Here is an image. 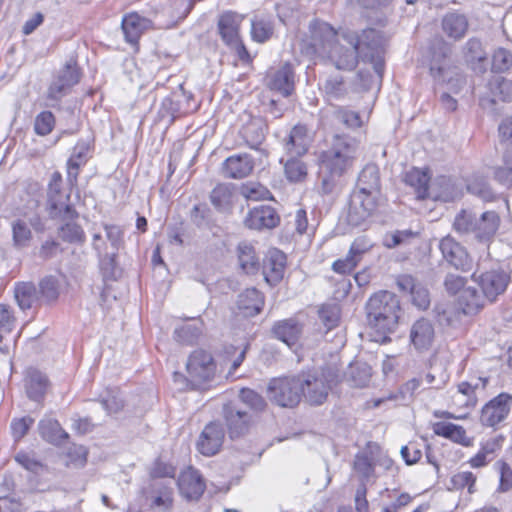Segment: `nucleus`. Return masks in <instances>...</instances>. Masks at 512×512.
Here are the masks:
<instances>
[{
	"instance_id": "nucleus-1",
	"label": "nucleus",
	"mask_w": 512,
	"mask_h": 512,
	"mask_svg": "<svg viewBox=\"0 0 512 512\" xmlns=\"http://www.w3.org/2000/svg\"><path fill=\"white\" fill-rule=\"evenodd\" d=\"M301 52L310 58H327L339 70H353L357 65L355 51L339 43L334 28L320 20L310 22L308 34L301 41Z\"/></svg>"
},
{
	"instance_id": "nucleus-2",
	"label": "nucleus",
	"mask_w": 512,
	"mask_h": 512,
	"mask_svg": "<svg viewBox=\"0 0 512 512\" xmlns=\"http://www.w3.org/2000/svg\"><path fill=\"white\" fill-rule=\"evenodd\" d=\"M359 141L346 134H335L330 146L321 151L318 157L319 165L323 171L320 191L329 195L338 187V180L344 176L357 159Z\"/></svg>"
},
{
	"instance_id": "nucleus-3",
	"label": "nucleus",
	"mask_w": 512,
	"mask_h": 512,
	"mask_svg": "<svg viewBox=\"0 0 512 512\" xmlns=\"http://www.w3.org/2000/svg\"><path fill=\"white\" fill-rule=\"evenodd\" d=\"M401 312L398 296L387 290L374 293L366 303L368 325L383 335L396 330Z\"/></svg>"
},
{
	"instance_id": "nucleus-4",
	"label": "nucleus",
	"mask_w": 512,
	"mask_h": 512,
	"mask_svg": "<svg viewBox=\"0 0 512 512\" xmlns=\"http://www.w3.org/2000/svg\"><path fill=\"white\" fill-rule=\"evenodd\" d=\"M343 39L355 51V58L358 61L360 57L364 62L372 64L374 72L379 81L382 80L385 62H384V38L380 31L369 28L362 31L360 35L344 34Z\"/></svg>"
},
{
	"instance_id": "nucleus-5",
	"label": "nucleus",
	"mask_w": 512,
	"mask_h": 512,
	"mask_svg": "<svg viewBox=\"0 0 512 512\" xmlns=\"http://www.w3.org/2000/svg\"><path fill=\"white\" fill-rule=\"evenodd\" d=\"M500 216L495 211H486L479 217L462 210L453 222V228L461 235H472L480 242H490L500 226Z\"/></svg>"
},
{
	"instance_id": "nucleus-6",
	"label": "nucleus",
	"mask_w": 512,
	"mask_h": 512,
	"mask_svg": "<svg viewBox=\"0 0 512 512\" xmlns=\"http://www.w3.org/2000/svg\"><path fill=\"white\" fill-rule=\"evenodd\" d=\"M451 53V46L447 42L436 39L430 47V74L435 80L448 83L452 81L453 76H456V82L460 86L464 80L458 68L451 63Z\"/></svg>"
},
{
	"instance_id": "nucleus-7",
	"label": "nucleus",
	"mask_w": 512,
	"mask_h": 512,
	"mask_svg": "<svg viewBox=\"0 0 512 512\" xmlns=\"http://www.w3.org/2000/svg\"><path fill=\"white\" fill-rule=\"evenodd\" d=\"M267 395L270 401L278 406L286 408L297 406L302 399L299 373L271 379L267 387Z\"/></svg>"
},
{
	"instance_id": "nucleus-8",
	"label": "nucleus",
	"mask_w": 512,
	"mask_h": 512,
	"mask_svg": "<svg viewBox=\"0 0 512 512\" xmlns=\"http://www.w3.org/2000/svg\"><path fill=\"white\" fill-rule=\"evenodd\" d=\"M47 210L52 219L73 220L78 217L70 203V193L62 191V176L57 171L51 175L48 183Z\"/></svg>"
},
{
	"instance_id": "nucleus-9",
	"label": "nucleus",
	"mask_w": 512,
	"mask_h": 512,
	"mask_svg": "<svg viewBox=\"0 0 512 512\" xmlns=\"http://www.w3.org/2000/svg\"><path fill=\"white\" fill-rule=\"evenodd\" d=\"M380 193L355 190L350 198L347 221L351 226H360L378 206Z\"/></svg>"
},
{
	"instance_id": "nucleus-10",
	"label": "nucleus",
	"mask_w": 512,
	"mask_h": 512,
	"mask_svg": "<svg viewBox=\"0 0 512 512\" xmlns=\"http://www.w3.org/2000/svg\"><path fill=\"white\" fill-rule=\"evenodd\" d=\"M302 397L313 406L322 405L331 389L326 377L316 371H302L299 373Z\"/></svg>"
},
{
	"instance_id": "nucleus-11",
	"label": "nucleus",
	"mask_w": 512,
	"mask_h": 512,
	"mask_svg": "<svg viewBox=\"0 0 512 512\" xmlns=\"http://www.w3.org/2000/svg\"><path fill=\"white\" fill-rule=\"evenodd\" d=\"M472 279L479 285L483 295L489 302L496 301L503 294L510 282V276L501 269H491L486 272L475 271Z\"/></svg>"
},
{
	"instance_id": "nucleus-12",
	"label": "nucleus",
	"mask_w": 512,
	"mask_h": 512,
	"mask_svg": "<svg viewBox=\"0 0 512 512\" xmlns=\"http://www.w3.org/2000/svg\"><path fill=\"white\" fill-rule=\"evenodd\" d=\"M80 78L81 71L76 60L70 59L50 84L47 98L52 101H59L68 93L71 87L79 83Z\"/></svg>"
},
{
	"instance_id": "nucleus-13",
	"label": "nucleus",
	"mask_w": 512,
	"mask_h": 512,
	"mask_svg": "<svg viewBox=\"0 0 512 512\" xmlns=\"http://www.w3.org/2000/svg\"><path fill=\"white\" fill-rule=\"evenodd\" d=\"M222 416L231 439L245 436L254 422L252 413L241 409L234 403L223 405Z\"/></svg>"
},
{
	"instance_id": "nucleus-14",
	"label": "nucleus",
	"mask_w": 512,
	"mask_h": 512,
	"mask_svg": "<svg viewBox=\"0 0 512 512\" xmlns=\"http://www.w3.org/2000/svg\"><path fill=\"white\" fill-rule=\"evenodd\" d=\"M363 124L360 115L343 106H333L321 113L320 125L324 130H338L341 126L348 129L361 127Z\"/></svg>"
},
{
	"instance_id": "nucleus-15",
	"label": "nucleus",
	"mask_w": 512,
	"mask_h": 512,
	"mask_svg": "<svg viewBox=\"0 0 512 512\" xmlns=\"http://www.w3.org/2000/svg\"><path fill=\"white\" fill-rule=\"evenodd\" d=\"M373 247L374 242L367 235L358 236L352 242L347 255L342 259L336 260L332 265V269L340 274L352 272Z\"/></svg>"
},
{
	"instance_id": "nucleus-16",
	"label": "nucleus",
	"mask_w": 512,
	"mask_h": 512,
	"mask_svg": "<svg viewBox=\"0 0 512 512\" xmlns=\"http://www.w3.org/2000/svg\"><path fill=\"white\" fill-rule=\"evenodd\" d=\"M166 25L157 21V14L154 19L140 15L137 12L126 14L121 22V27L127 42L136 44L141 35L151 28H164Z\"/></svg>"
},
{
	"instance_id": "nucleus-17",
	"label": "nucleus",
	"mask_w": 512,
	"mask_h": 512,
	"mask_svg": "<svg viewBox=\"0 0 512 512\" xmlns=\"http://www.w3.org/2000/svg\"><path fill=\"white\" fill-rule=\"evenodd\" d=\"M187 372L196 384L209 381L215 374V363L210 353L204 350L194 351L187 362Z\"/></svg>"
},
{
	"instance_id": "nucleus-18",
	"label": "nucleus",
	"mask_w": 512,
	"mask_h": 512,
	"mask_svg": "<svg viewBox=\"0 0 512 512\" xmlns=\"http://www.w3.org/2000/svg\"><path fill=\"white\" fill-rule=\"evenodd\" d=\"M512 405V395L501 393L487 403L481 411L480 420L485 426L494 427L506 419Z\"/></svg>"
},
{
	"instance_id": "nucleus-19",
	"label": "nucleus",
	"mask_w": 512,
	"mask_h": 512,
	"mask_svg": "<svg viewBox=\"0 0 512 512\" xmlns=\"http://www.w3.org/2000/svg\"><path fill=\"white\" fill-rule=\"evenodd\" d=\"M225 430L218 421H211L202 430L198 441L197 450L204 456L217 454L224 442Z\"/></svg>"
},
{
	"instance_id": "nucleus-20",
	"label": "nucleus",
	"mask_w": 512,
	"mask_h": 512,
	"mask_svg": "<svg viewBox=\"0 0 512 512\" xmlns=\"http://www.w3.org/2000/svg\"><path fill=\"white\" fill-rule=\"evenodd\" d=\"M443 258L453 267L463 272L472 269V259L466 249L451 236H446L439 243Z\"/></svg>"
},
{
	"instance_id": "nucleus-21",
	"label": "nucleus",
	"mask_w": 512,
	"mask_h": 512,
	"mask_svg": "<svg viewBox=\"0 0 512 512\" xmlns=\"http://www.w3.org/2000/svg\"><path fill=\"white\" fill-rule=\"evenodd\" d=\"M280 216L270 205H259L250 209L244 218V225L252 230L273 229L278 226Z\"/></svg>"
},
{
	"instance_id": "nucleus-22",
	"label": "nucleus",
	"mask_w": 512,
	"mask_h": 512,
	"mask_svg": "<svg viewBox=\"0 0 512 512\" xmlns=\"http://www.w3.org/2000/svg\"><path fill=\"white\" fill-rule=\"evenodd\" d=\"M311 143L312 137L309 130L307 126L302 124L295 125L282 142L286 156L305 155Z\"/></svg>"
},
{
	"instance_id": "nucleus-23",
	"label": "nucleus",
	"mask_w": 512,
	"mask_h": 512,
	"mask_svg": "<svg viewBox=\"0 0 512 512\" xmlns=\"http://www.w3.org/2000/svg\"><path fill=\"white\" fill-rule=\"evenodd\" d=\"M396 285L399 291L408 293L412 303L419 309H426L430 304L429 291L413 276L402 274L396 278Z\"/></svg>"
},
{
	"instance_id": "nucleus-24",
	"label": "nucleus",
	"mask_w": 512,
	"mask_h": 512,
	"mask_svg": "<svg viewBox=\"0 0 512 512\" xmlns=\"http://www.w3.org/2000/svg\"><path fill=\"white\" fill-rule=\"evenodd\" d=\"M303 328L304 325L297 318L291 317L276 321L271 328V334L275 339L292 347L300 341Z\"/></svg>"
},
{
	"instance_id": "nucleus-25",
	"label": "nucleus",
	"mask_w": 512,
	"mask_h": 512,
	"mask_svg": "<svg viewBox=\"0 0 512 512\" xmlns=\"http://www.w3.org/2000/svg\"><path fill=\"white\" fill-rule=\"evenodd\" d=\"M286 255L279 249H270L263 260L262 273L267 283L277 285L284 276Z\"/></svg>"
},
{
	"instance_id": "nucleus-26",
	"label": "nucleus",
	"mask_w": 512,
	"mask_h": 512,
	"mask_svg": "<svg viewBox=\"0 0 512 512\" xmlns=\"http://www.w3.org/2000/svg\"><path fill=\"white\" fill-rule=\"evenodd\" d=\"M267 79L268 87L279 92L284 97H288L294 92L295 72L292 64L288 62L271 72Z\"/></svg>"
},
{
	"instance_id": "nucleus-27",
	"label": "nucleus",
	"mask_w": 512,
	"mask_h": 512,
	"mask_svg": "<svg viewBox=\"0 0 512 512\" xmlns=\"http://www.w3.org/2000/svg\"><path fill=\"white\" fill-rule=\"evenodd\" d=\"M177 483L180 493L189 500L199 499L205 491L204 480L199 471L193 467L184 470Z\"/></svg>"
},
{
	"instance_id": "nucleus-28",
	"label": "nucleus",
	"mask_w": 512,
	"mask_h": 512,
	"mask_svg": "<svg viewBox=\"0 0 512 512\" xmlns=\"http://www.w3.org/2000/svg\"><path fill=\"white\" fill-rule=\"evenodd\" d=\"M254 169V160L249 154H237L228 157L222 164L224 177L242 179L251 174Z\"/></svg>"
},
{
	"instance_id": "nucleus-29",
	"label": "nucleus",
	"mask_w": 512,
	"mask_h": 512,
	"mask_svg": "<svg viewBox=\"0 0 512 512\" xmlns=\"http://www.w3.org/2000/svg\"><path fill=\"white\" fill-rule=\"evenodd\" d=\"M173 488L162 481H152L148 490L151 508L158 512L171 511L174 504Z\"/></svg>"
},
{
	"instance_id": "nucleus-30",
	"label": "nucleus",
	"mask_w": 512,
	"mask_h": 512,
	"mask_svg": "<svg viewBox=\"0 0 512 512\" xmlns=\"http://www.w3.org/2000/svg\"><path fill=\"white\" fill-rule=\"evenodd\" d=\"M14 298L23 311L37 308L42 304L37 286L30 281L15 283Z\"/></svg>"
},
{
	"instance_id": "nucleus-31",
	"label": "nucleus",
	"mask_w": 512,
	"mask_h": 512,
	"mask_svg": "<svg viewBox=\"0 0 512 512\" xmlns=\"http://www.w3.org/2000/svg\"><path fill=\"white\" fill-rule=\"evenodd\" d=\"M90 150L91 144L88 140L80 139L74 146L67 161V179L71 184L77 181L79 169L87 162Z\"/></svg>"
},
{
	"instance_id": "nucleus-32",
	"label": "nucleus",
	"mask_w": 512,
	"mask_h": 512,
	"mask_svg": "<svg viewBox=\"0 0 512 512\" xmlns=\"http://www.w3.org/2000/svg\"><path fill=\"white\" fill-rule=\"evenodd\" d=\"M264 306V296L256 288H248L239 294L237 307L244 317L258 315Z\"/></svg>"
},
{
	"instance_id": "nucleus-33",
	"label": "nucleus",
	"mask_w": 512,
	"mask_h": 512,
	"mask_svg": "<svg viewBox=\"0 0 512 512\" xmlns=\"http://www.w3.org/2000/svg\"><path fill=\"white\" fill-rule=\"evenodd\" d=\"M403 180L406 185L414 189L417 199L428 198L431 187L428 169L413 167L405 173Z\"/></svg>"
},
{
	"instance_id": "nucleus-34",
	"label": "nucleus",
	"mask_w": 512,
	"mask_h": 512,
	"mask_svg": "<svg viewBox=\"0 0 512 512\" xmlns=\"http://www.w3.org/2000/svg\"><path fill=\"white\" fill-rule=\"evenodd\" d=\"M441 26L447 37L457 41L465 36L469 24L464 14L449 12L442 18Z\"/></svg>"
},
{
	"instance_id": "nucleus-35",
	"label": "nucleus",
	"mask_w": 512,
	"mask_h": 512,
	"mask_svg": "<svg viewBox=\"0 0 512 512\" xmlns=\"http://www.w3.org/2000/svg\"><path fill=\"white\" fill-rule=\"evenodd\" d=\"M410 338L417 349H428L434 339V327L431 321L425 318L417 320L411 328Z\"/></svg>"
},
{
	"instance_id": "nucleus-36",
	"label": "nucleus",
	"mask_w": 512,
	"mask_h": 512,
	"mask_svg": "<svg viewBox=\"0 0 512 512\" xmlns=\"http://www.w3.org/2000/svg\"><path fill=\"white\" fill-rule=\"evenodd\" d=\"M38 431L45 441L54 445H60L69 438V434L60 423L51 417H44L39 421Z\"/></svg>"
},
{
	"instance_id": "nucleus-37",
	"label": "nucleus",
	"mask_w": 512,
	"mask_h": 512,
	"mask_svg": "<svg viewBox=\"0 0 512 512\" xmlns=\"http://www.w3.org/2000/svg\"><path fill=\"white\" fill-rule=\"evenodd\" d=\"M240 18L233 12L223 13L218 20V30L222 40L227 44H235L239 39Z\"/></svg>"
},
{
	"instance_id": "nucleus-38",
	"label": "nucleus",
	"mask_w": 512,
	"mask_h": 512,
	"mask_svg": "<svg viewBox=\"0 0 512 512\" xmlns=\"http://www.w3.org/2000/svg\"><path fill=\"white\" fill-rule=\"evenodd\" d=\"M357 189L372 193L381 192L380 169L374 163H369L360 171Z\"/></svg>"
},
{
	"instance_id": "nucleus-39",
	"label": "nucleus",
	"mask_w": 512,
	"mask_h": 512,
	"mask_svg": "<svg viewBox=\"0 0 512 512\" xmlns=\"http://www.w3.org/2000/svg\"><path fill=\"white\" fill-rule=\"evenodd\" d=\"M486 297L475 288L467 287L462 290L458 304L465 315H473L479 312L484 306Z\"/></svg>"
},
{
	"instance_id": "nucleus-40",
	"label": "nucleus",
	"mask_w": 512,
	"mask_h": 512,
	"mask_svg": "<svg viewBox=\"0 0 512 512\" xmlns=\"http://www.w3.org/2000/svg\"><path fill=\"white\" fill-rule=\"evenodd\" d=\"M302 156H287L280 159V163L284 165V174L289 182L298 183L306 179L308 169L305 162L301 160Z\"/></svg>"
},
{
	"instance_id": "nucleus-41",
	"label": "nucleus",
	"mask_w": 512,
	"mask_h": 512,
	"mask_svg": "<svg viewBox=\"0 0 512 512\" xmlns=\"http://www.w3.org/2000/svg\"><path fill=\"white\" fill-rule=\"evenodd\" d=\"M467 191L484 202H492L497 199L496 193L491 188L487 177L474 174L467 182Z\"/></svg>"
},
{
	"instance_id": "nucleus-42",
	"label": "nucleus",
	"mask_w": 512,
	"mask_h": 512,
	"mask_svg": "<svg viewBox=\"0 0 512 512\" xmlns=\"http://www.w3.org/2000/svg\"><path fill=\"white\" fill-rule=\"evenodd\" d=\"M49 385L46 375L38 370H31L27 377L26 391L28 397L33 401H41Z\"/></svg>"
},
{
	"instance_id": "nucleus-43",
	"label": "nucleus",
	"mask_w": 512,
	"mask_h": 512,
	"mask_svg": "<svg viewBox=\"0 0 512 512\" xmlns=\"http://www.w3.org/2000/svg\"><path fill=\"white\" fill-rule=\"evenodd\" d=\"M455 187L450 178L440 176L431 184L428 198L450 202L455 198Z\"/></svg>"
},
{
	"instance_id": "nucleus-44",
	"label": "nucleus",
	"mask_w": 512,
	"mask_h": 512,
	"mask_svg": "<svg viewBox=\"0 0 512 512\" xmlns=\"http://www.w3.org/2000/svg\"><path fill=\"white\" fill-rule=\"evenodd\" d=\"M210 201L216 210L224 212L232 205L233 187L231 184L220 183L210 192Z\"/></svg>"
},
{
	"instance_id": "nucleus-45",
	"label": "nucleus",
	"mask_w": 512,
	"mask_h": 512,
	"mask_svg": "<svg viewBox=\"0 0 512 512\" xmlns=\"http://www.w3.org/2000/svg\"><path fill=\"white\" fill-rule=\"evenodd\" d=\"M238 261L241 269L246 274H255L259 269V259L253 246L240 243L237 247Z\"/></svg>"
},
{
	"instance_id": "nucleus-46",
	"label": "nucleus",
	"mask_w": 512,
	"mask_h": 512,
	"mask_svg": "<svg viewBox=\"0 0 512 512\" xmlns=\"http://www.w3.org/2000/svg\"><path fill=\"white\" fill-rule=\"evenodd\" d=\"M99 401L108 415L119 413L125 406L122 393L118 388H108L100 395Z\"/></svg>"
},
{
	"instance_id": "nucleus-47",
	"label": "nucleus",
	"mask_w": 512,
	"mask_h": 512,
	"mask_svg": "<svg viewBox=\"0 0 512 512\" xmlns=\"http://www.w3.org/2000/svg\"><path fill=\"white\" fill-rule=\"evenodd\" d=\"M433 432L454 442L464 444L466 431L460 426L450 422H436L433 424Z\"/></svg>"
},
{
	"instance_id": "nucleus-48",
	"label": "nucleus",
	"mask_w": 512,
	"mask_h": 512,
	"mask_svg": "<svg viewBox=\"0 0 512 512\" xmlns=\"http://www.w3.org/2000/svg\"><path fill=\"white\" fill-rule=\"evenodd\" d=\"M14 460L22 468L35 475H41L47 471V465L39 460L34 452L19 451L15 454Z\"/></svg>"
},
{
	"instance_id": "nucleus-49",
	"label": "nucleus",
	"mask_w": 512,
	"mask_h": 512,
	"mask_svg": "<svg viewBox=\"0 0 512 512\" xmlns=\"http://www.w3.org/2000/svg\"><path fill=\"white\" fill-rule=\"evenodd\" d=\"M274 32L273 21L270 18L255 17L251 21L252 39L259 43L269 40Z\"/></svg>"
},
{
	"instance_id": "nucleus-50",
	"label": "nucleus",
	"mask_w": 512,
	"mask_h": 512,
	"mask_svg": "<svg viewBox=\"0 0 512 512\" xmlns=\"http://www.w3.org/2000/svg\"><path fill=\"white\" fill-rule=\"evenodd\" d=\"M37 288L42 304L55 302L59 297V281L52 275L41 279Z\"/></svg>"
},
{
	"instance_id": "nucleus-51",
	"label": "nucleus",
	"mask_w": 512,
	"mask_h": 512,
	"mask_svg": "<svg viewBox=\"0 0 512 512\" xmlns=\"http://www.w3.org/2000/svg\"><path fill=\"white\" fill-rule=\"evenodd\" d=\"M318 316L327 333L339 325L341 308L338 304L334 303L323 304L318 310Z\"/></svg>"
},
{
	"instance_id": "nucleus-52",
	"label": "nucleus",
	"mask_w": 512,
	"mask_h": 512,
	"mask_svg": "<svg viewBox=\"0 0 512 512\" xmlns=\"http://www.w3.org/2000/svg\"><path fill=\"white\" fill-rule=\"evenodd\" d=\"M493 177L499 184L512 188V149L503 154V165L493 168Z\"/></svg>"
},
{
	"instance_id": "nucleus-53",
	"label": "nucleus",
	"mask_w": 512,
	"mask_h": 512,
	"mask_svg": "<svg viewBox=\"0 0 512 512\" xmlns=\"http://www.w3.org/2000/svg\"><path fill=\"white\" fill-rule=\"evenodd\" d=\"M59 237L71 244H83L85 242V232L76 222L68 221L59 228Z\"/></svg>"
},
{
	"instance_id": "nucleus-54",
	"label": "nucleus",
	"mask_w": 512,
	"mask_h": 512,
	"mask_svg": "<svg viewBox=\"0 0 512 512\" xmlns=\"http://www.w3.org/2000/svg\"><path fill=\"white\" fill-rule=\"evenodd\" d=\"M325 94L330 99H342L347 94V88L341 75L329 76L322 84Z\"/></svg>"
},
{
	"instance_id": "nucleus-55",
	"label": "nucleus",
	"mask_w": 512,
	"mask_h": 512,
	"mask_svg": "<svg viewBox=\"0 0 512 512\" xmlns=\"http://www.w3.org/2000/svg\"><path fill=\"white\" fill-rule=\"evenodd\" d=\"M239 399L254 413L263 412L267 407V402L264 397L250 388H242L239 392Z\"/></svg>"
},
{
	"instance_id": "nucleus-56",
	"label": "nucleus",
	"mask_w": 512,
	"mask_h": 512,
	"mask_svg": "<svg viewBox=\"0 0 512 512\" xmlns=\"http://www.w3.org/2000/svg\"><path fill=\"white\" fill-rule=\"evenodd\" d=\"M466 61L474 68L475 64H481L486 60V54L483 50L482 43L479 39H469L464 48Z\"/></svg>"
},
{
	"instance_id": "nucleus-57",
	"label": "nucleus",
	"mask_w": 512,
	"mask_h": 512,
	"mask_svg": "<svg viewBox=\"0 0 512 512\" xmlns=\"http://www.w3.org/2000/svg\"><path fill=\"white\" fill-rule=\"evenodd\" d=\"M201 326L198 324H185L174 331V338L176 341L183 344H192L201 335Z\"/></svg>"
},
{
	"instance_id": "nucleus-58",
	"label": "nucleus",
	"mask_w": 512,
	"mask_h": 512,
	"mask_svg": "<svg viewBox=\"0 0 512 512\" xmlns=\"http://www.w3.org/2000/svg\"><path fill=\"white\" fill-rule=\"evenodd\" d=\"M241 194L252 201L272 199V194L268 188L260 183H247L242 186Z\"/></svg>"
},
{
	"instance_id": "nucleus-59",
	"label": "nucleus",
	"mask_w": 512,
	"mask_h": 512,
	"mask_svg": "<svg viewBox=\"0 0 512 512\" xmlns=\"http://www.w3.org/2000/svg\"><path fill=\"white\" fill-rule=\"evenodd\" d=\"M56 124L55 116L51 111H42L34 121V131L39 136H47L50 134Z\"/></svg>"
},
{
	"instance_id": "nucleus-60",
	"label": "nucleus",
	"mask_w": 512,
	"mask_h": 512,
	"mask_svg": "<svg viewBox=\"0 0 512 512\" xmlns=\"http://www.w3.org/2000/svg\"><path fill=\"white\" fill-rule=\"evenodd\" d=\"M476 476L470 471H461L451 477L450 484L452 489L462 490L468 489L470 494H473L475 490Z\"/></svg>"
},
{
	"instance_id": "nucleus-61",
	"label": "nucleus",
	"mask_w": 512,
	"mask_h": 512,
	"mask_svg": "<svg viewBox=\"0 0 512 512\" xmlns=\"http://www.w3.org/2000/svg\"><path fill=\"white\" fill-rule=\"evenodd\" d=\"M243 137L251 148H257L265 138L262 127L256 122H251L244 128Z\"/></svg>"
},
{
	"instance_id": "nucleus-62",
	"label": "nucleus",
	"mask_w": 512,
	"mask_h": 512,
	"mask_svg": "<svg viewBox=\"0 0 512 512\" xmlns=\"http://www.w3.org/2000/svg\"><path fill=\"white\" fill-rule=\"evenodd\" d=\"M100 257V269L103 278L106 280H114L118 276V268L116 264V252L112 254L106 253L105 255H99Z\"/></svg>"
},
{
	"instance_id": "nucleus-63",
	"label": "nucleus",
	"mask_w": 512,
	"mask_h": 512,
	"mask_svg": "<svg viewBox=\"0 0 512 512\" xmlns=\"http://www.w3.org/2000/svg\"><path fill=\"white\" fill-rule=\"evenodd\" d=\"M512 67V53L505 48L495 50L492 57V68L497 72H505Z\"/></svg>"
},
{
	"instance_id": "nucleus-64",
	"label": "nucleus",
	"mask_w": 512,
	"mask_h": 512,
	"mask_svg": "<svg viewBox=\"0 0 512 512\" xmlns=\"http://www.w3.org/2000/svg\"><path fill=\"white\" fill-rule=\"evenodd\" d=\"M13 241L18 247H23L31 239V231L22 220H17L12 225Z\"/></svg>"
}]
</instances>
